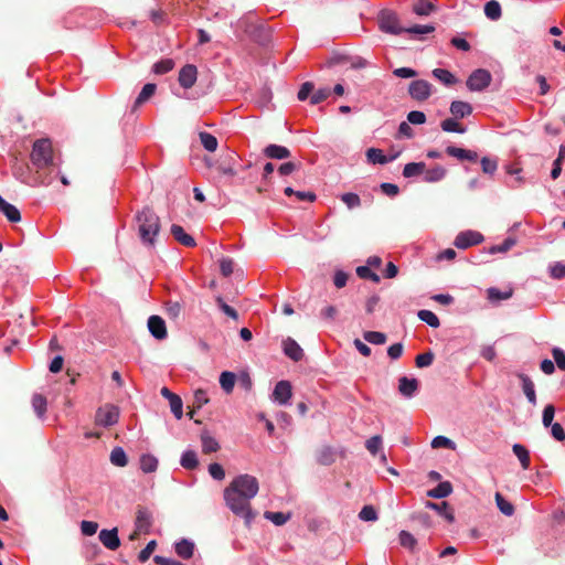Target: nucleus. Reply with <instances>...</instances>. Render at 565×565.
Returning a JSON list of instances; mask_svg holds the SVG:
<instances>
[{
	"mask_svg": "<svg viewBox=\"0 0 565 565\" xmlns=\"http://www.w3.org/2000/svg\"><path fill=\"white\" fill-rule=\"evenodd\" d=\"M518 376L521 380L522 390H523V393L525 394L526 398L529 399L530 403L535 404L536 395H535L534 383L527 375H525L523 373L518 374Z\"/></svg>",
	"mask_w": 565,
	"mask_h": 565,
	"instance_id": "nucleus-27",
	"label": "nucleus"
},
{
	"mask_svg": "<svg viewBox=\"0 0 565 565\" xmlns=\"http://www.w3.org/2000/svg\"><path fill=\"white\" fill-rule=\"evenodd\" d=\"M207 402H209V397H207L205 391H203V390L195 391L193 403H192L193 409L190 412V417L193 418V414H194L195 409L201 408Z\"/></svg>",
	"mask_w": 565,
	"mask_h": 565,
	"instance_id": "nucleus-47",
	"label": "nucleus"
},
{
	"mask_svg": "<svg viewBox=\"0 0 565 565\" xmlns=\"http://www.w3.org/2000/svg\"><path fill=\"white\" fill-rule=\"evenodd\" d=\"M491 79L492 76L489 71L484 68H478L470 74L466 85L471 92H481L490 85Z\"/></svg>",
	"mask_w": 565,
	"mask_h": 565,
	"instance_id": "nucleus-6",
	"label": "nucleus"
},
{
	"mask_svg": "<svg viewBox=\"0 0 565 565\" xmlns=\"http://www.w3.org/2000/svg\"><path fill=\"white\" fill-rule=\"evenodd\" d=\"M436 6L433 0H414L413 1V12L417 15L427 17L434 10Z\"/></svg>",
	"mask_w": 565,
	"mask_h": 565,
	"instance_id": "nucleus-26",
	"label": "nucleus"
},
{
	"mask_svg": "<svg viewBox=\"0 0 565 565\" xmlns=\"http://www.w3.org/2000/svg\"><path fill=\"white\" fill-rule=\"evenodd\" d=\"M433 86L425 79L413 81L408 86L411 97L417 102H424L431 95Z\"/></svg>",
	"mask_w": 565,
	"mask_h": 565,
	"instance_id": "nucleus-7",
	"label": "nucleus"
},
{
	"mask_svg": "<svg viewBox=\"0 0 565 565\" xmlns=\"http://www.w3.org/2000/svg\"><path fill=\"white\" fill-rule=\"evenodd\" d=\"M264 154L267 157V158H270V159H287L290 157V151L288 148L284 147V146H279V145H268L265 149H264Z\"/></svg>",
	"mask_w": 565,
	"mask_h": 565,
	"instance_id": "nucleus-23",
	"label": "nucleus"
},
{
	"mask_svg": "<svg viewBox=\"0 0 565 565\" xmlns=\"http://www.w3.org/2000/svg\"><path fill=\"white\" fill-rule=\"evenodd\" d=\"M484 13L491 20H498L501 17L500 3L495 0H491L484 6Z\"/></svg>",
	"mask_w": 565,
	"mask_h": 565,
	"instance_id": "nucleus-46",
	"label": "nucleus"
},
{
	"mask_svg": "<svg viewBox=\"0 0 565 565\" xmlns=\"http://www.w3.org/2000/svg\"><path fill=\"white\" fill-rule=\"evenodd\" d=\"M440 127L446 132L463 134L466 131L465 127H462L455 117L443 120Z\"/></svg>",
	"mask_w": 565,
	"mask_h": 565,
	"instance_id": "nucleus-40",
	"label": "nucleus"
},
{
	"mask_svg": "<svg viewBox=\"0 0 565 565\" xmlns=\"http://www.w3.org/2000/svg\"><path fill=\"white\" fill-rule=\"evenodd\" d=\"M175 553L183 559L191 558L194 553V543L185 539L181 540L175 543Z\"/></svg>",
	"mask_w": 565,
	"mask_h": 565,
	"instance_id": "nucleus-31",
	"label": "nucleus"
},
{
	"mask_svg": "<svg viewBox=\"0 0 565 565\" xmlns=\"http://www.w3.org/2000/svg\"><path fill=\"white\" fill-rule=\"evenodd\" d=\"M200 137V141L202 143V146L204 147V149H206L207 151H215L217 149V139L209 134V132H200L199 135Z\"/></svg>",
	"mask_w": 565,
	"mask_h": 565,
	"instance_id": "nucleus-45",
	"label": "nucleus"
},
{
	"mask_svg": "<svg viewBox=\"0 0 565 565\" xmlns=\"http://www.w3.org/2000/svg\"><path fill=\"white\" fill-rule=\"evenodd\" d=\"M228 488L236 490L247 498H254L259 489L257 479L250 475H241L232 480Z\"/></svg>",
	"mask_w": 565,
	"mask_h": 565,
	"instance_id": "nucleus-4",
	"label": "nucleus"
},
{
	"mask_svg": "<svg viewBox=\"0 0 565 565\" xmlns=\"http://www.w3.org/2000/svg\"><path fill=\"white\" fill-rule=\"evenodd\" d=\"M483 241L481 233L476 231H465L457 235L455 239V246L461 249H466L470 246L480 244Z\"/></svg>",
	"mask_w": 565,
	"mask_h": 565,
	"instance_id": "nucleus-9",
	"label": "nucleus"
},
{
	"mask_svg": "<svg viewBox=\"0 0 565 565\" xmlns=\"http://www.w3.org/2000/svg\"><path fill=\"white\" fill-rule=\"evenodd\" d=\"M481 168L484 173L493 174L497 171L498 162L495 159H491L489 157H483L481 159Z\"/></svg>",
	"mask_w": 565,
	"mask_h": 565,
	"instance_id": "nucleus-57",
	"label": "nucleus"
},
{
	"mask_svg": "<svg viewBox=\"0 0 565 565\" xmlns=\"http://www.w3.org/2000/svg\"><path fill=\"white\" fill-rule=\"evenodd\" d=\"M552 353L558 369L565 370V352L559 348H554Z\"/></svg>",
	"mask_w": 565,
	"mask_h": 565,
	"instance_id": "nucleus-64",
	"label": "nucleus"
},
{
	"mask_svg": "<svg viewBox=\"0 0 565 565\" xmlns=\"http://www.w3.org/2000/svg\"><path fill=\"white\" fill-rule=\"evenodd\" d=\"M365 447L370 451L371 455L376 456V454L382 448V437L379 435H375V436L369 438L365 443Z\"/></svg>",
	"mask_w": 565,
	"mask_h": 565,
	"instance_id": "nucleus-53",
	"label": "nucleus"
},
{
	"mask_svg": "<svg viewBox=\"0 0 565 565\" xmlns=\"http://www.w3.org/2000/svg\"><path fill=\"white\" fill-rule=\"evenodd\" d=\"M418 388V381L416 379H409L402 376L398 381V391L402 395L411 397Z\"/></svg>",
	"mask_w": 565,
	"mask_h": 565,
	"instance_id": "nucleus-19",
	"label": "nucleus"
},
{
	"mask_svg": "<svg viewBox=\"0 0 565 565\" xmlns=\"http://www.w3.org/2000/svg\"><path fill=\"white\" fill-rule=\"evenodd\" d=\"M494 499L497 507L501 513H503L507 516H511L514 513L513 504L507 501L500 492L495 493Z\"/></svg>",
	"mask_w": 565,
	"mask_h": 565,
	"instance_id": "nucleus-39",
	"label": "nucleus"
},
{
	"mask_svg": "<svg viewBox=\"0 0 565 565\" xmlns=\"http://www.w3.org/2000/svg\"><path fill=\"white\" fill-rule=\"evenodd\" d=\"M426 164L424 162H411L405 164L403 175L405 178H412L424 173Z\"/></svg>",
	"mask_w": 565,
	"mask_h": 565,
	"instance_id": "nucleus-38",
	"label": "nucleus"
},
{
	"mask_svg": "<svg viewBox=\"0 0 565 565\" xmlns=\"http://www.w3.org/2000/svg\"><path fill=\"white\" fill-rule=\"evenodd\" d=\"M434 361V354L431 352H426L418 354L415 359V363L417 367H426L429 366Z\"/></svg>",
	"mask_w": 565,
	"mask_h": 565,
	"instance_id": "nucleus-60",
	"label": "nucleus"
},
{
	"mask_svg": "<svg viewBox=\"0 0 565 565\" xmlns=\"http://www.w3.org/2000/svg\"><path fill=\"white\" fill-rule=\"evenodd\" d=\"M0 211L10 222H19L21 220L20 211L12 204L8 203L0 195Z\"/></svg>",
	"mask_w": 565,
	"mask_h": 565,
	"instance_id": "nucleus-29",
	"label": "nucleus"
},
{
	"mask_svg": "<svg viewBox=\"0 0 565 565\" xmlns=\"http://www.w3.org/2000/svg\"><path fill=\"white\" fill-rule=\"evenodd\" d=\"M426 508L435 510L438 514L444 516L448 522H454V520H455L454 511L446 501L440 502V503L427 501Z\"/></svg>",
	"mask_w": 565,
	"mask_h": 565,
	"instance_id": "nucleus-22",
	"label": "nucleus"
},
{
	"mask_svg": "<svg viewBox=\"0 0 565 565\" xmlns=\"http://www.w3.org/2000/svg\"><path fill=\"white\" fill-rule=\"evenodd\" d=\"M156 546H157V542L154 540L150 541L146 545V547L143 550H141V552L139 553L138 559L141 563L147 562L149 559V557L151 556V554L153 553V551L156 550Z\"/></svg>",
	"mask_w": 565,
	"mask_h": 565,
	"instance_id": "nucleus-61",
	"label": "nucleus"
},
{
	"mask_svg": "<svg viewBox=\"0 0 565 565\" xmlns=\"http://www.w3.org/2000/svg\"><path fill=\"white\" fill-rule=\"evenodd\" d=\"M265 519L271 521L275 525H284L289 519L290 514H285L282 512H270L266 511L264 513Z\"/></svg>",
	"mask_w": 565,
	"mask_h": 565,
	"instance_id": "nucleus-50",
	"label": "nucleus"
},
{
	"mask_svg": "<svg viewBox=\"0 0 565 565\" xmlns=\"http://www.w3.org/2000/svg\"><path fill=\"white\" fill-rule=\"evenodd\" d=\"M331 94V90L329 88H320L316 92H312V95L310 97V103L312 105H318L321 102L326 100Z\"/></svg>",
	"mask_w": 565,
	"mask_h": 565,
	"instance_id": "nucleus-56",
	"label": "nucleus"
},
{
	"mask_svg": "<svg viewBox=\"0 0 565 565\" xmlns=\"http://www.w3.org/2000/svg\"><path fill=\"white\" fill-rule=\"evenodd\" d=\"M513 454L518 457L521 467L526 470L530 468V452L529 450L521 444H514L512 447Z\"/></svg>",
	"mask_w": 565,
	"mask_h": 565,
	"instance_id": "nucleus-34",
	"label": "nucleus"
},
{
	"mask_svg": "<svg viewBox=\"0 0 565 565\" xmlns=\"http://www.w3.org/2000/svg\"><path fill=\"white\" fill-rule=\"evenodd\" d=\"M452 492V486L449 481L440 482L434 489L427 491V497L435 499H443Z\"/></svg>",
	"mask_w": 565,
	"mask_h": 565,
	"instance_id": "nucleus-30",
	"label": "nucleus"
},
{
	"mask_svg": "<svg viewBox=\"0 0 565 565\" xmlns=\"http://www.w3.org/2000/svg\"><path fill=\"white\" fill-rule=\"evenodd\" d=\"M98 537L102 544L108 550L115 551L120 546L118 530L116 527L111 530H102Z\"/></svg>",
	"mask_w": 565,
	"mask_h": 565,
	"instance_id": "nucleus-14",
	"label": "nucleus"
},
{
	"mask_svg": "<svg viewBox=\"0 0 565 565\" xmlns=\"http://www.w3.org/2000/svg\"><path fill=\"white\" fill-rule=\"evenodd\" d=\"M417 317L419 318V320L426 322L431 328H438L440 326L438 317L430 310H419L417 312Z\"/></svg>",
	"mask_w": 565,
	"mask_h": 565,
	"instance_id": "nucleus-41",
	"label": "nucleus"
},
{
	"mask_svg": "<svg viewBox=\"0 0 565 565\" xmlns=\"http://www.w3.org/2000/svg\"><path fill=\"white\" fill-rule=\"evenodd\" d=\"M550 275L554 279H563L565 278V264L561 262H556L550 265L548 267Z\"/></svg>",
	"mask_w": 565,
	"mask_h": 565,
	"instance_id": "nucleus-54",
	"label": "nucleus"
},
{
	"mask_svg": "<svg viewBox=\"0 0 565 565\" xmlns=\"http://www.w3.org/2000/svg\"><path fill=\"white\" fill-rule=\"evenodd\" d=\"M174 62L171 58H164L153 64L152 71L158 75L166 74L173 70Z\"/></svg>",
	"mask_w": 565,
	"mask_h": 565,
	"instance_id": "nucleus-48",
	"label": "nucleus"
},
{
	"mask_svg": "<svg viewBox=\"0 0 565 565\" xmlns=\"http://www.w3.org/2000/svg\"><path fill=\"white\" fill-rule=\"evenodd\" d=\"M136 221L142 243L152 246L160 231L159 216L151 209L145 207L137 213Z\"/></svg>",
	"mask_w": 565,
	"mask_h": 565,
	"instance_id": "nucleus-1",
	"label": "nucleus"
},
{
	"mask_svg": "<svg viewBox=\"0 0 565 565\" xmlns=\"http://www.w3.org/2000/svg\"><path fill=\"white\" fill-rule=\"evenodd\" d=\"M236 382V375L233 372L224 371L220 375V385L225 393H231Z\"/></svg>",
	"mask_w": 565,
	"mask_h": 565,
	"instance_id": "nucleus-35",
	"label": "nucleus"
},
{
	"mask_svg": "<svg viewBox=\"0 0 565 565\" xmlns=\"http://www.w3.org/2000/svg\"><path fill=\"white\" fill-rule=\"evenodd\" d=\"M407 121L413 125H423L426 121V115L419 110H412L407 115Z\"/></svg>",
	"mask_w": 565,
	"mask_h": 565,
	"instance_id": "nucleus-62",
	"label": "nucleus"
},
{
	"mask_svg": "<svg viewBox=\"0 0 565 565\" xmlns=\"http://www.w3.org/2000/svg\"><path fill=\"white\" fill-rule=\"evenodd\" d=\"M341 200L349 209H354L361 205L360 196L352 192L342 194Z\"/></svg>",
	"mask_w": 565,
	"mask_h": 565,
	"instance_id": "nucleus-55",
	"label": "nucleus"
},
{
	"mask_svg": "<svg viewBox=\"0 0 565 565\" xmlns=\"http://www.w3.org/2000/svg\"><path fill=\"white\" fill-rule=\"evenodd\" d=\"M359 518L363 521H376L377 513L372 505H364L359 513Z\"/></svg>",
	"mask_w": 565,
	"mask_h": 565,
	"instance_id": "nucleus-58",
	"label": "nucleus"
},
{
	"mask_svg": "<svg viewBox=\"0 0 565 565\" xmlns=\"http://www.w3.org/2000/svg\"><path fill=\"white\" fill-rule=\"evenodd\" d=\"M282 349L284 353L295 362H298L303 358V350L291 338H287L282 341Z\"/></svg>",
	"mask_w": 565,
	"mask_h": 565,
	"instance_id": "nucleus-15",
	"label": "nucleus"
},
{
	"mask_svg": "<svg viewBox=\"0 0 565 565\" xmlns=\"http://www.w3.org/2000/svg\"><path fill=\"white\" fill-rule=\"evenodd\" d=\"M98 530V524L94 521H82L81 531L86 536L94 535Z\"/></svg>",
	"mask_w": 565,
	"mask_h": 565,
	"instance_id": "nucleus-63",
	"label": "nucleus"
},
{
	"mask_svg": "<svg viewBox=\"0 0 565 565\" xmlns=\"http://www.w3.org/2000/svg\"><path fill=\"white\" fill-rule=\"evenodd\" d=\"M157 86L156 84L148 83L146 84L141 92L139 93L138 97L136 98L131 111L135 113L140 105L149 100L156 93Z\"/></svg>",
	"mask_w": 565,
	"mask_h": 565,
	"instance_id": "nucleus-21",
	"label": "nucleus"
},
{
	"mask_svg": "<svg viewBox=\"0 0 565 565\" xmlns=\"http://www.w3.org/2000/svg\"><path fill=\"white\" fill-rule=\"evenodd\" d=\"M488 299L492 302L507 300L512 297L513 288L508 287L505 290H500L495 287H491L487 290Z\"/></svg>",
	"mask_w": 565,
	"mask_h": 565,
	"instance_id": "nucleus-33",
	"label": "nucleus"
},
{
	"mask_svg": "<svg viewBox=\"0 0 565 565\" xmlns=\"http://www.w3.org/2000/svg\"><path fill=\"white\" fill-rule=\"evenodd\" d=\"M169 405L172 414L174 415L177 420H180L183 416V403L179 395L174 394L169 399Z\"/></svg>",
	"mask_w": 565,
	"mask_h": 565,
	"instance_id": "nucleus-44",
	"label": "nucleus"
},
{
	"mask_svg": "<svg viewBox=\"0 0 565 565\" xmlns=\"http://www.w3.org/2000/svg\"><path fill=\"white\" fill-rule=\"evenodd\" d=\"M31 161L38 168H45L52 163L53 149L49 139H39L33 143Z\"/></svg>",
	"mask_w": 565,
	"mask_h": 565,
	"instance_id": "nucleus-3",
	"label": "nucleus"
},
{
	"mask_svg": "<svg viewBox=\"0 0 565 565\" xmlns=\"http://www.w3.org/2000/svg\"><path fill=\"white\" fill-rule=\"evenodd\" d=\"M338 456L344 457L345 451L342 449L338 452L330 446H322L317 451V461L322 466H329L335 461Z\"/></svg>",
	"mask_w": 565,
	"mask_h": 565,
	"instance_id": "nucleus-10",
	"label": "nucleus"
},
{
	"mask_svg": "<svg viewBox=\"0 0 565 565\" xmlns=\"http://www.w3.org/2000/svg\"><path fill=\"white\" fill-rule=\"evenodd\" d=\"M171 234L173 235L174 239L178 241L180 244L186 247L195 246L194 238L191 235L186 234L182 226L173 224L171 226Z\"/></svg>",
	"mask_w": 565,
	"mask_h": 565,
	"instance_id": "nucleus-20",
	"label": "nucleus"
},
{
	"mask_svg": "<svg viewBox=\"0 0 565 565\" xmlns=\"http://www.w3.org/2000/svg\"><path fill=\"white\" fill-rule=\"evenodd\" d=\"M377 21L380 30L385 33L394 35L404 33L405 28L401 25L397 13L392 10H382L379 13Z\"/></svg>",
	"mask_w": 565,
	"mask_h": 565,
	"instance_id": "nucleus-5",
	"label": "nucleus"
},
{
	"mask_svg": "<svg viewBox=\"0 0 565 565\" xmlns=\"http://www.w3.org/2000/svg\"><path fill=\"white\" fill-rule=\"evenodd\" d=\"M151 524H152L151 512L143 507H139L137 510V516H136L137 530L142 531L143 533H148Z\"/></svg>",
	"mask_w": 565,
	"mask_h": 565,
	"instance_id": "nucleus-16",
	"label": "nucleus"
},
{
	"mask_svg": "<svg viewBox=\"0 0 565 565\" xmlns=\"http://www.w3.org/2000/svg\"><path fill=\"white\" fill-rule=\"evenodd\" d=\"M433 75L445 85H452L456 83L455 76L445 68H435Z\"/></svg>",
	"mask_w": 565,
	"mask_h": 565,
	"instance_id": "nucleus-49",
	"label": "nucleus"
},
{
	"mask_svg": "<svg viewBox=\"0 0 565 565\" xmlns=\"http://www.w3.org/2000/svg\"><path fill=\"white\" fill-rule=\"evenodd\" d=\"M139 465L142 472L152 473L157 471L159 461L153 455L143 454L139 459Z\"/></svg>",
	"mask_w": 565,
	"mask_h": 565,
	"instance_id": "nucleus-28",
	"label": "nucleus"
},
{
	"mask_svg": "<svg viewBox=\"0 0 565 565\" xmlns=\"http://www.w3.org/2000/svg\"><path fill=\"white\" fill-rule=\"evenodd\" d=\"M291 384L288 381H279L274 391L273 399L281 405L287 404L291 398Z\"/></svg>",
	"mask_w": 565,
	"mask_h": 565,
	"instance_id": "nucleus-11",
	"label": "nucleus"
},
{
	"mask_svg": "<svg viewBox=\"0 0 565 565\" xmlns=\"http://www.w3.org/2000/svg\"><path fill=\"white\" fill-rule=\"evenodd\" d=\"M356 275L362 279H370L373 282H380V276L371 270V267L366 266H359L356 268Z\"/></svg>",
	"mask_w": 565,
	"mask_h": 565,
	"instance_id": "nucleus-52",
	"label": "nucleus"
},
{
	"mask_svg": "<svg viewBox=\"0 0 565 565\" xmlns=\"http://www.w3.org/2000/svg\"><path fill=\"white\" fill-rule=\"evenodd\" d=\"M110 462L117 467H125L128 463L126 452L122 448L116 447L110 452Z\"/></svg>",
	"mask_w": 565,
	"mask_h": 565,
	"instance_id": "nucleus-42",
	"label": "nucleus"
},
{
	"mask_svg": "<svg viewBox=\"0 0 565 565\" xmlns=\"http://www.w3.org/2000/svg\"><path fill=\"white\" fill-rule=\"evenodd\" d=\"M447 174V170L443 166H435L430 169H426L424 171V181L428 183L439 182Z\"/></svg>",
	"mask_w": 565,
	"mask_h": 565,
	"instance_id": "nucleus-25",
	"label": "nucleus"
},
{
	"mask_svg": "<svg viewBox=\"0 0 565 565\" xmlns=\"http://www.w3.org/2000/svg\"><path fill=\"white\" fill-rule=\"evenodd\" d=\"M446 153L450 157L457 158L460 161L467 160L475 162L478 159V153L476 151L458 148L455 146H448L446 148Z\"/></svg>",
	"mask_w": 565,
	"mask_h": 565,
	"instance_id": "nucleus-17",
	"label": "nucleus"
},
{
	"mask_svg": "<svg viewBox=\"0 0 565 565\" xmlns=\"http://www.w3.org/2000/svg\"><path fill=\"white\" fill-rule=\"evenodd\" d=\"M224 499L228 509L237 516H242L248 526L255 518V513L250 508V500L253 498H247V495L245 497L227 487L224 490Z\"/></svg>",
	"mask_w": 565,
	"mask_h": 565,
	"instance_id": "nucleus-2",
	"label": "nucleus"
},
{
	"mask_svg": "<svg viewBox=\"0 0 565 565\" xmlns=\"http://www.w3.org/2000/svg\"><path fill=\"white\" fill-rule=\"evenodd\" d=\"M201 444L204 454L216 452L220 449L218 441L206 429L201 433Z\"/></svg>",
	"mask_w": 565,
	"mask_h": 565,
	"instance_id": "nucleus-24",
	"label": "nucleus"
},
{
	"mask_svg": "<svg viewBox=\"0 0 565 565\" xmlns=\"http://www.w3.org/2000/svg\"><path fill=\"white\" fill-rule=\"evenodd\" d=\"M365 341L372 344H384L386 342V335L379 331H366L363 333Z\"/></svg>",
	"mask_w": 565,
	"mask_h": 565,
	"instance_id": "nucleus-51",
	"label": "nucleus"
},
{
	"mask_svg": "<svg viewBox=\"0 0 565 565\" xmlns=\"http://www.w3.org/2000/svg\"><path fill=\"white\" fill-rule=\"evenodd\" d=\"M435 31V28L433 25H413L411 28H405L404 32L409 34H428Z\"/></svg>",
	"mask_w": 565,
	"mask_h": 565,
	"instance_id": "nucleus-59",
	"label": "nucleus"
},
{
	"mask_svg": "<svg viewBox=\"0 0 565 565\" xmlns=\"http://www.w3.org/2000/svg\"><path fill=\"white\" fill-rule=\"evenodd\" d=\"M198 77V70L192 64L184 65L179 73V83L183 88H191Z\"/></svg>",
	"mask_w": 565,
	"mask_h": 565,
	"instance_id": "nucleus-13",
	"label": "nucleus"
},
{
	"mask_svg": "<svg viewBox=\"0 0 565 565\" xmlns=\"http://www.w3.org/2000/svg\"><path fill=\"white\" fill-rule=\"evenodd\" d=\"M232 160H234V157L230 156L228 160L218 161L215 164L216 171L222 175L233 178L236 174V171H235L233 164L231 163Z\"/></svg>",
	"mask_w": 565,
	"mask_h": 565,
	"instance_id": "nucleus-37",
	"label": "nucleus"
},
{
	"mask_svg": "<svg viewBox=\"0 0 565 565\" xmlns=\"http://www.w3.org/2000/svg\"><path fill=\"white\" fill-rule=\"evenodd\" d=\"M148 329L153 338L163 340L167 338V327L164 320L159 316H151L148 319Z\"/></svg>",
	"mask_w": 565,
	"mask_h": 565,
	"instance_id": "nucleus-12",
	"label": "nucleus"
},
{
	"mask_svg": "<svg viewBox=\"0 0 565 565\" xmlns=\"http://www.w3.org/2000/svg\"><path fill=\"white\" fill-rule=\"evenodd\" d=\"M366 157H367V160L371 163H374V164H376V163L385 164V163L394 160L397 157V154L392 156V157H386L385 154H383L382 150L376 149V148H370L366 151Z\"/></svg>",
	"mask_w": 565,
	"mask_h": 565,
	"instance_id": "nucleus-32",
	"label": "nucleus"
},
{
	"mask_svg": "<svg viewBox=\"0 0 565 565\" xmlns=\"http://www.w3.org/2000/svg\"><path fill=\"white\" fill-rule=\"evenodd\" d=\"M119 408L113 404H106L97 409L95 424H117Z\"/></svg>",
	"mask_w": 565,
	"mask_h": 565,
	"instance_id": "nucleus-8",
	"label": "nucleus"
},
{
	"mask_svg": "<svg viewBox=\"0 0 565 565\" xmlns=\"http://www.w3.org/2000/svg\"><path fill=\"white\" fill-rule=\"evenodd\" d=\"M180 463L184 469H188V470L195 469L199 466V460H198L195 451L186 450L185 452H183Z\"/></svg>",
	"mask_w": 565,
	"mask_h": 565,
	"instance_id": "nucleus-36",
	"label": "nucleus"
},
{
	"mask_svg": "<svg viewBox=\"0 0 565 565\" xmlns=\"http://www.w3.org/2000/svg\"><path fill=\"white\" fill-rule=\"evenodd\" d=\"M32 407L38 414L39 418L42 419L46 412V398L41 394H34L32 396Z\"/></svg>",
	"mask_w": 565,
	"mask_h": 565,
	"instance_id": "nucleus-43",
	"label": "nucleus"
},
{
	"mask_svg": "<svg viewBox=\"0 0 565 565\" xmlns=\"http://www.w3.org/2000/svg\"><path fill=\"white\" fill-rule=\"evenodd\" d=\"M449 111L455 119H461L472 114V106L462 100H454L450 104Z\"/></svg>",
	"mask_w": 565,
	"mask_h": 565,
	"instance_id": "nucleus-18",
	"label": "nucleus"
}]
</instances>
